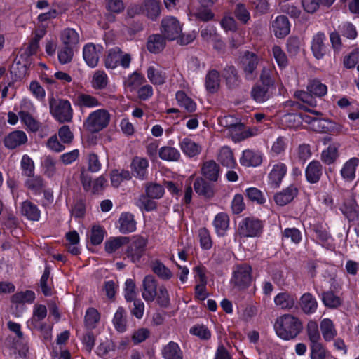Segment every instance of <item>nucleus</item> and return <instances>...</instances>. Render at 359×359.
<instances>
[{
  "label": "nucleus",
  "instance_id": "8fccbe9b",
  "mask_svg": "<svg viewBox=\"0 0 359 359\" xmlns=\"http://www.w3.org/2000/svg\"><path fill=\"white\" fill-rule=\"evenodd\" d=\"M19 116L27 130L35 132L40 128V123L32 116V114L21 111L19 112Z\"/></svg>",
  "mask_w": 359,
  "mask_h": 359
},
{
  "label": "nucleus",
  "instance_id": "a878e982",
  "mask_svg": "<svg viewBox=\"0 0 359 359\" xmlns=\"http://www.w3.org/2000/svg\"><path fill=\"white\" fill-rule=\"evenodd\" d=\"M272 90L273 88L263 84L257 85L252 89V97L257 102H264L271 97Z\"/></svg>",
  "mask_w": 359,
  "mask_h": 359
},
{
  "label": "nucleus",
  "instance_id": "603ef678",
  "mask_svg": "<svg viewBox=\"0 0 359 359\" xmlns=\"http://www.w3.org/2000/svg\"><path fill=\"white\" fill-rule=\"evenodd\" d=\"M272 54L280 68L283 69L287 66L288 60L287 55L280 46H274L272 48Z\"/></svg>",
  "mask_w": 359,
  "mask_h": 359
},
{
  "label": "nucleus",
  "instance_id": "052dcab7",
  "mask_svg": "<svg viewBox=\"0 0 359 359\" xmlns=\"http://www.w3.org/2000/svg\"><path fill=\"white\" fill-rule=\"evenodd\" d=\"M123 293L124 297L127 302H132L133 300L136 299V285L133 279L128 278L126 280Z\"/></svg>",
  "mask_w": 359,
  "mask_h": 359
},
{
  "label": "nucleus",
  "instance_id": "c756f323",
  "mask_svg": "<svg viewBox=\"0 0 359 359\" xmlns=\"http://www.w3.org/2000/svg\"><path fill=\"white\" fill-rule=\"evenodd\" d=\"M299 304L306 314L313 313L318 308V302L311 293L304 294L300 298Z\"/></svg>",
  "mask_w": 359,
  "mask_h": 359
},
{
  "label": "nucleus",
  "instance_id": "2eb2a0df",
  "mask_svg": "<svg viewBox=\"0 0 359 359\" xmlns=\"http://www.w3.org/2000/svg\"><path fill=\"white\" fill-rule=\"evenodd\" d=\"M271 32L279 39L285 37L290 32V24L287 17L278 15L272 22Z\"/></svg>",
  "mask_w": 359,
  "mask_h": 359
},
{
  "label": "nucleus",
  "instance_id": "7ed1b4c3",
  "mask_svg": "<svg viewBox=\"0 0 359 359\" xmlns=\"http://www.w3.org/2000/svg\"><path fill=\"white\" fill-rule=\"evenodd\" d=\"M51 115L60 123H69L73 118V109L67 100L53 101L50 103Z\"/></svg>",
  "mask_w": 359,
  "mask_h": 359
},
{
  "label": "nucleus",
  "instance_id": "473e14b6",
  "mask_svg": "<svg viewBox=\"0 0 359 359\" xmlns=\"http://www.w3.org/2000/svg\"><path fill=\"white\" fill-rule=\"evenodd\" d=\"M202 174L207 180L215 182L219 175V167L213 161H207L202 168Z\"/></svg>",
  "mask_w": 359,
  "mask_h": 359
},
{
  "label": "nucleus",
  "instance_id": "f03ea898",
  "mask_svg": "<svg viewBox=\"0 0 359 359\" xmlns=\"http://www.w3.org/2000/svg\"><path fill=\"white\" fill-rule=\"evenodd\" d=\"M110 121V114L104 109H97L89 114L83 127L90 133H97L106 128Z\"/></svg>",
  "mask_w": 359,
  "mask_h": 359
},
{
  "label": "nucleus",
  "instance_id": "680f3d73",
  "mask_svg": "<svg viewBox=\"0 0 359 359\" xmlns=\"http://www.w3.org/2000/svg\"><path fill=\"white\" fill-rule=\"evenodd\" d=\"M245 194L250 201L258 204H263L266 202V198L264 194L256 187H250L246 189Z\"/></svg>",
  "mask_w": 359,
  "mask_h": 359
},
{
  "label": "nucleus",
  "instance_id": "864d4df0",
  "mask_svg": "<svg viewBox=\"0 0 359 359\" xmlns=\"http://www.w3.org/2000/svg\"><path fill=\"white\" fill-rule=\"evenodd\" d=\"M308 91L318 97H322L327 94V88L319 81L314 80L309 83L307 87Z\"/></svg>",
  "mask_w": 359,
  "mask_h": 359
},
{
  "label": "nucleus",
  "instance_id": "09e8293b",
  "mask_svg": "<svg viewBox=\"0 0 359 359\" xmlns=\"http://www.w3.org/2000/svg\"><path fill=\"white\" fill-rule=\"evenodd\" d=\"M153 272L163 280H169L172 278L171 271L159 261H155L151 264Z\"/></svg>",
  "mask_w": 359,
  "mask_h": 359
},
{
  "label": "nucleus",
  "instance_id": "bf43d9fd",
  "mask_svg": "<svg viewBox=\"0 0 359 359\" xmlns=\"http://www.w3.org/2000/svg\"><path fill=\"white\" fill-rule=\"evenodd\" d=\"M332 123L323 118H316L312 121V126L311 128L318 133H327L332 128Z\"/></svg>",
  "mask_w": 359,
  "mask_h": 359
},
{
  "label": "nucleus",
  "instance_id": "69168bd1",
  "mask_svg": "<svg viewBox=\"0 0 359 359\" xmlns=\"http://www.w3.org/2000/svg\"><path fill=\"white\" fill-rule=\"evenodd\" d=\"M157 303L163 307H167L170 304V296L165 285H160L157 290L156 298Z\"/></svg>",
  "mask_w": 359,
  "mask_h": 359
},
{
  "label": "nucleus",
  "instance_id": "4c0bfd02",
  "mask_svg": "<svg viewBox=\"0 0 359 359\" xmlns=\"http://www.w3.org/2000/svg\"><path fill=\"white\" fill-rule=\"evenodd\" d=\"M274 303L280 309H290L294 306L295 298L287 292H280L274 297Z\"/></svg>",
  "mask_w": 359,
  "mask_h": 359
},
{
  "label": "nucleus",
  "instance_id": "0e129e2a",
  "mask_svg": "<svg viewBox=\"0 0 359 359\" xmlns=\"http://www.w3.org/2000/svg\"><path fill=\"white\" fill-rule=\"evenodd\" d=\"M288 140L285 137L280 136L273 142L271 152L275 155L283 154L287 147Z\"/></svg>",
  "mask_w": 359,
  "mask_h": 359
},
{
  "label": "nucleus",
  "instance_id": "ea45409f",
  "mask_svg": "<svg viewBox=\"0 0 359 359\" xmlns=\"http://www.w3.org/2000/svg\"><path fill=\"white\" fill-rule=\"evenodd\" d=\"M217 159L224 166L228 168H233L236 165L232 151L227 147L220 149Z\"/></svg>",
  "mask_w": 359,
  "mask_h": 359
},
{
  "label": "nucleus",
  "instance_id": "58836bf2",
  "mask_svg": "<svg viewBox=\"0 0 359 359\" xmlns=\"http://www.w3.org/2000/svg\"><path fill=\"white\" fill-rule=\"evenodd\" d=\"M321 299L325 306L330 309H337L342 304L341 299L332 291L324 292Z\"/></svg>",
  "mask_w": 359,
  "mask_h": 359
},
{
  "label": "nucleus",
  "instance_id": "c03bdc74",
  "mask_svg": "<svg viewBox=\"0 0 359 359\" xmlns=\"http://www.w3.org/2000/svg\"><path fill=\"white\" fill-rule=\"evenodd\" d=\"M35 299V294L31 290L15 293L11 297V302L16 304H31Z\"/></svg>",
  "mask_w": 359,
  "mask_h": 359
},
{
  "label": "nucleus",
  "instance_id": "412c9836",
  "mask_svg": "<svg viewBox=\"0 0 359 359\" xmlns=\"http://www.w3.org/2000/svg\"><path fill=\"white\" fill-rule=\"evenodd\" d=\"M258 62L259 58L255 54L250 52H246L245 53L242 58V63L247 78H252L253 73L257 67Z\"/></svg>",
  "mask_w": 359,
  "mask_h": 359
},
{
  "label": "nucleus",
  "instance_id": "b1692460",
  "mask_svg": "<svg viewBox=\"0 0 359 359\" xmlns=\"http://www.w3.org/2000/svg\"><path fill=\"white\" fill-rule=\"evenodd\" d=\"M179 146L182 152L189 157L196 156L201 151V146L188 137L180 140Z\"/></svg>",
  "mask_w": 359,
  "mask_h": 359
},
{
  "label": "nucleus",
  "instance_id": "79ce46f5",
  "mask_svg": "<svg viewBox=\"0 0 359 359\" xmlns=\"http://www.w3.org/2000/svg\"><path fill=\"white\" fill-rule=\"evenodd\" d=\"M100 319V315L96 309L90 307L86 310L84 322L88 329L92 330L96 327Z\"/></svg>",
  "mask_w": 359,
  "mask_h": 359
},
{
  "label": "nucleus",
  "instance_id": "4be33fe9",
  "mask_svg": "<svg viewBox=\"0 0 359 359\" xmlns=\"http://www.w3.org/2000/svg\"><path fill=\"white\" fill-rule=\"evenodd\" d=\"M27 141V137L25 132L15 130L11 133L4 140L6 147L15 149Z\"/></svg>",
  "mask_w": 359,
  "mask_h": 359
},
{
  "label": "nucleus",
  "instance_id": "e433bc0d",
  "mask_svg": "<svg viewBox=\"0 0 359 359\" xmlns=\"http://www.w3.org/2000/svg\"><path fill=\"white\" fill-rule=\"evenodd\" d=\"M116 350V344L111 340L106 339L101 341L96 348L95 353L104 359H110V353Z\"/></svg>",
  "mask_w": 359,
  "mask_h": 359
},
{
  "label": "nucleus",
  "instance_id": "6e6d98bb",
  "mask_svg": "<svg viewBox=\"0 0 359 359\" xmlns=\"http://www.w3.org/2000/svg\"><path fill=\"white\" fill-rule=\"evenodd\" d=\"M20 168L22 175L31 177L34 172V163L32 159L27 154L22 156L20 161Z\"/></svg>",
  "mask_w": 359,
  "mask_h": 359
},
{
  "label": "nucleus",
  "instance_id": "f8f14e48",
  "mask_svg": "<svg viewBox=\"0 0 359 359\" xmlns=\"http://www.w3.org/2000/svg\"><path fill=\"white\" fill-rule=\"evenodd\" d=\"M157 282L151 275L146 276L142 280V298L147 302L154 301L157 295Z\"/></svg>",
  "mask_w": 359,
  "mask_h": 359
},
{
  "label": "nucleus",
  "instance_id": "c9c22d12",
  "mask_svg": "<svg viewBox=\"0 0 359 359\" xmlns=\"http://www.w3.org/2000/svg\"><path fill=\"white\" fill-rule=\"evenodd\" d=\"M109 82L108 76L102 70H96L93 72L91 79V86L95 90L104 89Z\"/></svg>",
  "mask_w": 359,
  "mask_h": 359
},
{
  "label": "nucleus",
  "instance_id": "e2e57ef3",
  "mask_svg": "<svg viewBox=\"0 0 359 359\" xmlns=\"http://www.w3.org/2000/svg\"><path fill=\"white\" fill-rule=\"evenodd\" d=\"M262 226H239L238 233L243 237H254L262 231Z\"/></svg>",
  "mask_w": 359,
  "mask_h": 359
},
{
  "label": "nucleus",
  "instance_id": "3c124183",
  "mask_svg": "<svg viewBox=\"0 0 359 359\" xmlns=\"http://www.w3.org/2000/svg\"><path fill=\"white\" fill-rule=\"evenodd\" d=\"M245 131L244 125L238 121L227 133L234 142H239L246 138Z\"/></svg>",
  "mask_w": 359,
  "mask_h": 359
},
{
  "label": "nucleus",
  "instance_id": "4d7b16f0",
  "mask_svg": "<svg viewBox=\"0 0 359 359\" xmlns=\"http://www.w3.org/2000/svg\"><path fill=\"white\" fill-rule=\"evenodd\" d=\"M128 242V237H117L111 238L105 243V250L108 253H113L121 246Z\"/></svg>",
  "mask_w": 359,
  "mask_h": 359
},
{
  "label": "nucleus",
  "instance_id": "f257e3e1",
  "mask_svg": "<svg viewBox=\"0 0 359 359\" xmlns=\"http://www.w3.org/2000/svg\"><path fill=\"white\" fill-rule=\"evenodd\" d=\"M274 329L280 338L290 340L295 338L300 333L302 324L297 317L285 314L277 318Z\"/></svg>",
  "mask_w": 359,
  "mask_h": 359
},
{
  "label": "nucleus",
  "instance_id": "20e7f679",
  "mask_svg": "<svg viewBox=\"0 0 359 359\" xmlns=\"http://www.w3.org/2000/svg\"><path fill=\"white\" fill-rule=\"evenodd\" d=\"M131 62V56L128 53H123L120 48L114 47L109 50L105 58V67L107 69H115L118 65L123 68H128Z\"/></svg>",
  "mask_w": 359,
  "mask_h": 359
},
{
  "label": "nucleus",
  "instance_id": "37998d69",
  "mask_svg": "<svg viewBox=\"0 0 359 359\" xmlns=\"http://www.w3.org/2000/svg\"><path fill=\"white\" fill-rule=\"evenodd\" d=\"M131 177L130 172L125 170H114L110 175L111 183L114 187H119L123 181L129 180Z\"/></svg>",
  "mask_w": 359,
  "mask_h": 359
},
{
  "label": "nucleus",
  "instance_id": "aec40b11",
  "mask_svg": "<svg viewBox=\"0 0 359 359\" xmlns=\"http://www.w3.org/2000/svg\"><path fill=\"white\" fill-rule=\"evenodd\" d=\"M322 174L323 167L318 161H311L305 170L306 180L311 184L317 183L320 180Z\"/></svg>",
  "mask_w": 359,
  "mask_h": 359
},
{
  "label": "nucleus",
  "instance_id": "de8ad7c7",
  "mask_svg": "<svg viewBox=\"0 0 359 359\" xmlns=\"http://www.w3.org/2000/svg\"><path fill=\"white\" fill-rule=\"evenodd\" d=\"M76 104L80 107L93 108L100 105L98 100L90 95L80 94L78 95Z\"/></svg>",
  "mask_w": 359,
  "mask_h": 359
},
{
  "label": "nucleus",
  "instance_id": "5701e85b",
  "mask_svg": "<svg viewBox=\"0 0 359 359\" xmlns=\"http://www.w3.org/2000/svg\"><path fill=\"white\" fill-rule=\"evenodd\" d=\"M60 39L65 46L74 48L79 43V33L72 28H66L61 32Z\"/></svg>",
  "mask_w": 359,
  "mask_h": 359
},
{
  "label": "nucleus",
  "instance_id": "338daca9",
  "mask_svg": "<svg viewBox=\"0 0 359 359\" xmlns=\"http://www.w3.org/2000/svg\"><path fill=\"white\" fill-rule=\"evenodd\" d=\"M198 238L201 247L203 250H209L212 248V242L209 231L206 228H201L198 231Z\"/></svg>",
  "mask_w": 359,
  "mask_h": 359
},
{
  "label": "nucleus",
  "instance_id": "6e6552de",
  "mask_svg": "<svg viewBox=\"0 0 359 359\" xmlns=\"http://www.w3.org/2000/svg\"><path fill=\"white\" fill-rule=\"evenodd\" d=\"M102 50L103 47L100 44L93 43L86 44L83 48V57L86 65L91 68L95 67Z\"/></svg>",
  "mask_w": 359,
  "mask_h": 359
},
{
  "label": "nucleus",
  "instance_id": "1a4fd4ad",
  "mask_svg": "<svg viewBox=\"0 0 359 359\" xmlns=\"http://www.w3.org/2000/svg\"><path fill=\"white\" fill-rule=\"evenodd\" d=\"M81 180L84 190L92 194L102 192L108 185L107 177L103 175H100L92 181L90 177L82 172Z\"/></svg>",
  "mask_w": 359,
  "mask_h": 359
},
{
  "label": "nucleus",
  "instance_id": "393cba45",
  "mask_svg": "<svg viewBox=\"0 0 359 359\" xmlns=\"http://www.w3.org/2000/svg\"><path fill=\"white\" fill-rule=\"evenodd\" d=\"M220 75L217 71H209L206 74L205 81L206 90L209 93H215L217 92L220 86Z\"/></svg>",
  "mask_w": 359,
  "mask_h": 359
},
{
  "label": "nucleus",
  "instance_id": "72a5a7b5",
  "mask_svg": "<svg viewBox=\"0 0 359 359\" xmlns=\"http://www.w3.org/2000/svg\"><path fill=\"white\" fill-rule=\"evenodd\" d=\"M158 156L165 161H177L181 157L180 151L175 147L163 146L158 149Z\"/></svg>",
  "mask_w": 359,
  "mask_h": 359
},
{
  "label": "nucleus",
  "instance_id": "7c9ffc66",
  "mask_svg": "<svg viewBox=\"0 0 359 359\" xmlns=\"http://www.w3.org/2000/svg\"><path fill=\"white\" fill-rule=\"evenodd\" d=\"M165 46V39L159 34H154L148 38L147 48L151 53L156 54L161 52Z\"/></svg>",
  "mask_w": 359,
  "mask_h": 359
},
{
  "label": "nucleus",
  "instance_id": "c85d7f7f",
  "mask_svg": "<svg viewBox=\"0 0 359 359\" xmlns=\"http://www.w3.org/2000/svg\"><path fill=\"white\" fill-rule=\"evenodd\" d=\"M21 213L29 220L37 222L40 219L41 212L37 206L29 201H24L21 205Z\"/></svg>",
  "mask_w": 359,
  "mask_h": 359
},
{
  "label": "nucleus",
  "instance_id": "a19ab883",
  "mask_svg": "<svg viewBox=\"0 0 359 359\" xmlns=\"http://www.w3.org/2000/svg\"><path fill=\"white\" fill-rule=\"evenodd\" d=\"M175 97L178 104L187 111L192 112L196 110V104L184 92L177 91Z\"/></svg>",
  "mask_w": 359,
  "mask_h": 359
},
{
  "label": "nucleus",
  "instance_id": "dca6fc26",
  "mask_svg": "<svg viewBox=\"0 0 359 359\" xmlns=\"http://www.w3.org/2000/svg\"><path fill=\"white\" fill-rule=\"evenodd\" d=\"M297 194V187L294 184H290L282 191L277 192L273 198L278 205L283 206L292 201Z\"/></svg>",
  "mask_w": 359,
  "mask_h": 359
},
{
  "label": "nucleus",
  "instance_id": "5fc2aeb1",
  "mask_svg": "<svg viewBox=\"0 0 359 359\" xmlns=\"http://www.w3.org/2000/svg\"><path fill=\"white\" fill-rule=\"evenodd\" d=\"M26 187L34 191L35 194L40 193L43 187V181L39 176H34V175L29 177V179L25 182Z\"/></svg>",
  "mask_w": 359,
  "mask_h": 359
},
{
  "label": "nucleus",
  "instance_id": "49530a36",
  "mask_svg": "<svg viewBox=\"0 0 359 359\" xmlns=\"http://www.w3.org/2000/svg\"><path fill=\"white\" fill-rule=\"evenodd\" d=\"M306 333L310 344L320 343L321 337L318 330V325L316 321L310 320L308 322Z\"/></svg>",
  "mask_w": 359,
  "mask_h": 359
},
{
  "label": "nucleus",
  "instance_id": "2f4dec72",
  "mask_svg": "<svg viewBox=\"0 0 359 359\" xmlns=\"http://www.w3.org/2000/svg\"><path fill=\"white\" fill-rule=\"evenodd\" d=\"M339 144L338 143L330 144L322 151L321 160L327 165L334 163L339 157Z\"/></svg>",
  "mask_w": 359,
  "mask_h": 359
},
{
  "label": "nucleus",
  "instance_id": "39448f33",
  "mask_svg": "<svg viewBox=\"0 0 359 359\" xmlns=\"http://www.w3.org/2000/svg\"><path fill=\"white\" fill-rule=\"evenodd\" d=\"M161 13L159 0H144L142 5H133L128 10V15L144 13L151 20L156 19Z\"/></svg>",
  "mask_w": 359,
  "mask_h": 359
},
{
  "label": "nucleus",
  "instance_id": "423d86ee",
  "mask_svg": "<svg viewBox=\"0 0 359 359\" xmlns=\"http://www.w3.org/2000/svg\"><path fill=\"white\" fill-rule=\"evenodd\" d=\"M161 32L163 38L174 41L179 38L182 32V25L173 16H167L161 20Z\"/></svg>",
  "mask_w": 359,
  "mask_h": 359
},
{
  "label": "nucleus",
  "instance_id": "9b49d317",
  "mask_svg": "<svg viewBox=\"0 0 359 359\" xmlns=\"http://www.w3.org/2000/svg\"><path fill=\"white\" fill-rule=\"evenodd\" d=\"M287 168L285 163H275L268 175V183L272 188H278L287 174Z\"/></svg>",
  "mask_w": 359,
  "mask_h": 359
},
{
  "label": "nucleus",
  "instance_id": "a18cd8bd",
  "mask_svg": "<svg viewBox=\"0 0 359 359\" xmlns=\"http://www.w3.org/2000/svg\"><path fill=\"white\" fill-rule=\"evenodd\" d=\"M194 17L201 21H208L213 18L214 15L209 8L201 6L190 10L189 18L191 19Z\"/></svg>",
  "mask_w": 359,
  "mask_h": 359
},
{
  "label": "nucleus",
  "instance_id": "f3484780",
  "mask_svg": "<svg viewBox=\"0 0 359 359\" xmlns=\"http://www.w3.org/2000/svg\"><path fill=\"white\" fill-rule=\"evenodd\" d=\"M326 36L323 32H318L316 34L311 41V50L314 57L320 60L323 58L325 53Z\"/></svg>",
  "mask_w": 359,
  "mask_h": 359
},
{
  "label": "nucleus",
  "instance_id": "6ab92c4d",
  "mask_svg": "<svg viewBox=\"0 0 359 359\" xmlns=\"http://www.w3.org/2000/svg\"><path fill=\"white\" fill-rule=\"evenodd\" d=\"M262 162V154L260 152L246 149L243 151L240 163L245 167H257Z\"/></svg>",
  "mask_w": 359,
  "mask_h": 359
},
{
  "label": "nucleus",
  "instance_id": "774afa93",
  "mask_svg": "<svg viewBox=\"0 0 359 359\" xmlns=\"http://www.w3.org/2000/svg\"><path fill=\"white\" fill-rule=\"evenodd\" d=\"M311 359H325L326 351L322 343L310 344Z\"/></svg>",
  "mask_w": 359,
  "mask_h": 359
},
{
  "label": "nucleus",
  "instance_id": "bb28decb",
  "mask_svg": "<svg viewBox=\"0 0 359 359\" xmlns=\"http://www.w3.org/2000/svg\"><path fill=\"white\" fill-rule=\"evenodd\" d=\"M164 359H183V353L180 346L174 341H170L162 348Z\"/></svg>",
  "mask_w": 359,
  "mask_h": 359
},
{
  "label": "nucleus",
  "instance_id": "a211bd4d",
  "mask_svg": "<svg viewBox=\"0 0 359 359\" xmlns=\"http://www.w3.org/2000/svg\"><path fill=\"white\" fill-rule=\"evenodd\" d=\"M148 167V161L139 156L135 157L130 164V169L133 175L139 180H144L146 177Z\"/></svg>",
  "mask_w": 359,
  "mask_h": 359
},
{
  "label": "nucleus",
  "instance_id": "13d9d810",
  "mask_svg": "<svg viewBox=\"0 0 359 359\" xmlns=\"http://www.w3.org/2000/svg\"><path fill=\"white\" fill-rule=\"evenodd\" d=\"M143 81L144 78L138 73L134 72L125 79L124 85L132 91L137 88Z\"/></svg>",
  "mask_w": 359,
  "mask_h": 359
},
{
  "label": "nucleus",
  "instance_id": "ddd939ff",
  "mask_svg": "<svg viewBox=\"0 0 359 359\" xmlns=\"http://www.w3.org/2000/svg\"><path fill=\"white\" fill-rule=\"evenodd\" d=\"M359 165V158L353 157L346 161L340 170V175L346 182H352L356 176V170Z\"/></svg>",
  "mask_w": 359,
  "mask_h": 359
},
{
  "label": "nucleus",
  "instance_id": "cd10ccee",
  "mask_svg": "<svg viewBox=\"0 0 359 359\" xmlns=\"http://www.w3.org/2000/svg\"><path fill=\"white\" fill-rule=\"evenodd\" d=\"M320 328L323 339L326 341H330L334 339L337 334V330L332 320L330 318H323L320 323Z\"/></svg>",
  "mask_w": 359,
  "mask_h": 359
},
{
  "label": "nucleus",
  "instance_id": "9d476101",
  "mask_svg": "<svg viewBox=\"0 0 359 359\" xmlns=\"http://www.w3.org/2000/svg\"><path fill=\"white\" fill-rule=\"evenodd\" d=\"M147 245V239L142 237L135 238L128 248L127 257L133 263L139 262L145 252Z\"/></svg>",
  "mask_w": 359,
  "mask_h": 359
},
{
  "label": "nucleus",
  "instance_id": "4468645a",
  "mask_svg": "<svg viewBox=\"0 0 359 359\" xmlns=\"http://www.w3.org/2000/svg\"><path fill=\"white\" fill-rule=\"evenodd\" d=\"M147 76L154 86L164 84L167 78L163 68L158 64H152L147 67Z\"/></svg>",
  "mask_w": 359,
  "mask_h": 359
},
{
  "label": "nucleus",
  "instance_id": "f704fd0d",
  "mask_svg": "<svg viewBox=\"0 0 359 359\" xmlns=\"http://www.w3.org/2000/svg\"><path fill=\"white\" fill-rule=\"evenodd\" d=\"M113 325L116 330L118 332H124L127 330V320L126 318V311L123 307H118L114 313Z\"/></svg>",
  "mask_w": 359,
  "mask_h": 359
},
{
  "label": "nucleus",
  "instance_id": "0eeeda50",
  "mask_svg": "<svg viewBox=\"0 0 359 359\" xmlns=\"http://www.w3.org/2000/svg\"><path fill=\"white\" fill-rule=\"evenodd\" d=\"M252 280V268L248 264H241L236 266L231 278L232 283L240 289L249 286Z\"/></svg>",
  "mask_w": 359,
  "mask_h": 359
}]
</instances>
